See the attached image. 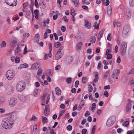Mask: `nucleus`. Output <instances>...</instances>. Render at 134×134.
Listing matches in <instances>:
<instances>
[{
  "mask_svg": "<svg viewBox=\"0 0 134 134\" xmlns=\"http://www.w3.org/2000/svg\"><path fill=\"white\" fill-rule=\"evenodd\" d=\"M127 47V43L125 42H122L121 43V53L122 55L123 56L125 55Z\"/></svg>",
  "mask_w": 134,
  "mask_h": 134,
  "instance_id": "4",
  "label": "nucleus"
},
{
  "mask_svg": "<svg viewBox=\"0 0 134 134\" xmlns=\"http://www.w3.org/2000/svg\"><path fill=\"white\" fill-rule=\"evenodd\" d=\"M72 2L74 4L76 7H78L79 6V0H72Z\"/></svg>",
  "mask_w": 134,
  "mask_h": 134,
  "instance_id": "22",
  "label": "nucleus"
},
{
  "mask_svg": "<svg viewBox=\"0 0 134 134\" xmlns=\"http://www.w3.org/2000/svg\"><path fill=\"white\" fill-rule=\"evenodd\" d=\"M104 31L102 30L100 31L98 35V40L100 41L101 38L103 36L104 34Z\"/></svg>",
  "mask_w": 134,
  "mask_h": 134,
  "instance_id": "14",
  "label": "nucleus"
},
{
  "mask_svg": "<svg viewBox=\"0 0 134 134\" xmlns=\"http://www.w3.org/2000/svg\"><path fill=\"white\" fill-rule=\"evenodd\" d=\"M18 98L20 100L22 101H23L25 99V97L23 95H19L18 96Z\"/></svg>",
  "mask_w": 134,
  "mask_h": 134,
  "instance_id": "33",
  "label": "nucleus"
},
{
  "mask_svg": "<svg viewBox=\"0 0 134 134\" xmlns=\"http://www.w3.org/2000/svg\"><path fill=\"white\" fill-rule=\"evenodd\" d=\"M87 79L86 77H83L82 79V82L84 84H85L87 82Z\"/></svg>",
  "mask_w": 134,
  "mask_h": 134,
  "instance_id": "25",
  "label": "nucleus"
},
{
  "mask_svg": "<svg viewBox=\"0 0 134 134\" xmlns=\"http://www.w3.org/2000/svg\"><path fill=\"white\" fill-rule=\"evenodd\" d=\"M90 115V114L89 112L87 110L86 111V113L85 114V116L86 117H87Z\"/></svg>",
  "mask_w": 134,
  "mask_h": 134,
  "instance_id": "63",
  "label": "nucleus"
},
{
  "mask_svg": "<svg viewBox=\"0 0 134 134\" xmlns=\"http://www.w3.org/2000/svg\"><path fill=\"white\" fill-rule=\"evenodd\" d=\"M20 48L18 45L17 46L16 48L15 49V52L16 53H18L20 52Z\"/></svg>",
  "mask_w": 134,
  "mask_h": 134,
  "instance_id": "30",
  "label": "nucleus"
},
{
  "mask_svg": "<svg viewBox=\"0 0 134 134\" xmlns=\"http://www.w3.org/2000/svg\"><path fill=\"white\" fill-rule=\"evenodd\" d=\"M71 14L72 16L75 15H76V14L75 13V11L73 9H71Z\"/></svg>",
  "mask_w": 134,
  "mask_h": 134,
  "instance_id": "42",
  "label": "nucleus"
},
{
  "mask_svg": "<svg viewBox=\"0 0 134 134\" xmlns=\"http://www.w3.org/2000/svg\"><path fill=\"white\" fill-rule=\"evenodd\" d=\"M96 129V126L95 125L93 126L92 130V134H94L95 133Z\"/></svg>",
  "mask_w": 134,
  "mask_h": 134,
  "instance_id": "36",
  "label": "nucleus"
},
{
  "mask_svg": "<svg viewBox=\"0 0 134 134\" xmlns=\"http://www.w3.org/2000/svg\"><path fill=\"white\" fill-rule=\"evenodd\" d=\"M67 129L69 131L71 130L72 129V126L70 125H69L66 127Z\"/></svg>",
  "mask_w": 134,
  "mask_h": 134,
  "instance_id": "46",
  "label": "nucleus"
},
{
  "mask_svg": "<svg viewBox=\"0 0 134 134\" xmlns=\"http://www.w3.org/2000/svg\"><path fill=\"white\" fill-rule=\"evenodd\" d=\"M93 89L92 86L90 85L88 88V90L89 92H91L92 91Z\"/></svg>",
  "mask_w": 134,
  "mask_h": 134,
  "instance_id": "43",
  "label": "nucleus"
},
{
  "mask_svg": "<svg viewBox=\"0 0 134 134\" xmlns=\"http://www.w3.org/2000/svg\"><path fill=\"white\" fill-rule=\"evenodd\" d=\"M112 55L111 54H107V58L108 59H110L112 58Z\"/></svg>",
  "mask_w": 134,
  "mask_h": 134,
  "instance_id": "47",
  "label": "nucleus"
},
{
  "mask_svg": "<svg viewBox=\"0 0 134 134\" xmlns=\"http://www.w3.org/2000/svg\"><path fill=\"white\" fill-rule=\"evenodd\" d=\"M4 101V99L3 97H0V105Z\"/></svg>",
  "mask_w": 134,
  "mask_h": 134,
  "instance_id": "41",
  "label": "nucleus"
},
{
  "mask_svg": "<svg viewBox=\"0 0 134 134\" xmlns=\"http://www.w3.org/2000/svg\"><path fill=\"white\" fill-rule=\"evenodd\" d=\"M42 70L41 68L40 69L38 70L37 73L38 75L39 76H40L42 75Z\"/></svg>",
  "mask_w": 134,
  "mask_h": 134,
  "instance_id": "29",
  "label": "nucleus"
},
{
  "mask_svg": "<svg viewBox=\"0 0 134 134\" xmlns=\"http://www.w3.org/2000/svg\"><path fill=\"white\" fill-rule=\"evenodd\" d=\"M61 66L59 65L56 66L55 68V70H58L60 69Z\"/></svg>",
  "mask_w": 134,
  "mask_h": 134,
  "instance_id": "51",
  "label": "nucleus"
},
{
  "mask_svg": "<svg viewBox=\"0 0 134 134\" xmlns=\"http://www.w3.org/2000/svg\"><path fill=\"white\" fill-rule=\"evenodd\" d=\"M82 45V42H79L76 45L77 49L78 50H81V48Z\"/></svg>",
  "mask_w": 134,
  "mask_h": 134,
  "instance_id": "15",
  "label": "nucleus"
},
{
  "mask_svg": "<svg viewBox=\"0 0 134 134\" xmlns=\"http://www.w3.org/2000/svg\"><path fill=\"white\" fill-rule=\"evenodd\" d=\"M17 42V41L15 40L13 41L10 42V45L13 46L14 44H16Z\"/></svg>",
  "mask_w": 134,
  "mask_h": 134,
  "instance_id": "55",
  "label": "nucleus"
},
{
  "mask_svg": "<svg viewBox=\"0 0 134 134\" xmlns=\"http://www.w3.org/2000/svg\"><path fill=\"white\" fill-rule=\"evenodd\" d=\"M13 116L12 113H11L9 114V116L3 119L1 123L2 127L7 129H10L12 128L14 122L13 118Z\"/></svg>",
  "mask_w": 134,
  "mask_h": 134,
  "instance_id": "1",
  "label": "nucleus"
},
{
  "mask_svg": "<svg viewBox=\"0 0 134 134\" xmlns=\"http://www.w3.org/2000/svg\"><path fill=\"white\" fill-rule=\"evenodd\" d=\"M49 21L50 20L49 19H48L47 20L43 21V26L45 27L46 26V23H47L48 24H49Z\"/></svg>",
  "mask_w": 134,
  "mask_h": 134,
  "instance_id": "24",
  "label": "nucleus"
},
{
  "mask_svg": "<svg viewBox=\"0 0 134 134\" xmlns=\"http://www.w3.org/2000/svg\"><path fill=\"white\" fill-rule=\"evenodd\" d=\"M134 73V69L133 68L131 69L128 72V74L130 75Z\"/></svg>",
  "mask_w": 134,
  "mask_h": 134,
  "instance_id": "53",
  "label": "nucleus"
},
{
  "mask_svg": "<svg viewBox=\"0 0 134 134\" xmlns=\"http://www.w3.org/2000/svg\"><path fill=\"white\" fill-rule=\"evenodd\" d=\"M96 41V38L94 36H93L92 37L90 40V42L92 43H94Z\"/></svg>",
  "mask_w": 134,
  "mask_h": 134,
  "instance_id": "28",
  "label": "nucleus"
},
{
  "mask_svg": "<svg viewBox=\"0 0 134 134\" xmlns=\"http://www.w3.org/2000/svg\"><path fill=\"white\" fill-rule=\"evenodd\" d=\"M6 3L9 5L11 6H15L17 3V0H7Z\"/></svg>",
  "mask_w": 134,
  "mask_h": 134,
  "instance_id": "7",
  "label": "nucleus"
},
{
  "mask_svg": "<svg viewBox=\"0 0 134 134\" xmlns=\"http://www.w3.org/2000/svg\"><path fill=\"white\" fill-rule=\"evenodd\" d=\"M28 66V65L26 63H24L23 64H20L18 67L19 69H20L23 68H24L27 67Z\"/></svg>",
  "mask_w": 134,
  "mask_h": 134,
  "instance_id": "17",
  "label": "nucleus"
},
{
  "mask_svg": "<svg viewBox=\"0 0 134 134\" xmlns=\"http://www.w3.org/2000/svg\"><path fill=\"white\" fill-rule=\"evenodd\" d=\"M37 67L39 68L38 66V64L36 63H34L31 66V68L32 69H34L35 68H37Z\"/></svg>",
  "mask_w": 134,
  "mask_h": 134,
  "instance_id": "23",
  "label": "nucleus"
},
{
  "mask_svg": "<svg viewBox=\"0 0 134 134\" xmlns=\"http://www.w3.org/2000/svg\"><path fill=\"white\" fill-rule=\"evenodd\" d=\"M77 114V112L76 111H74L72 113V115L73 116H75Z\"/></svg>",
  "mask_w": 134,
  "mask_h": 134,
  "instance_id": "64",
  "label": "nucleus"
},
{
  "mask_svg": "<svg viewBox=\"0 0 134 134\" xmlns=\"http://www.w3.org/2000/svg\"><path fill=\"white\" fill-rule=\"evenodd\" d=\"M18 102L17 99L15 98H12L10 100L9 104L10 107H13L15 106Z\"/></svg>",
  "mask_w": 134,
  "mask_h": 134,
  "instance_id": "6",
  "label": "nucleus"
},
{
  "mask_svg": "<svg viewBox=\"0 0 134 134\" xmlns=\"http://www.w3.org/2000/svg\"><path fill=\"white\" fill-rule=\"evenodd\" d=\"M77 104H76L75 105L72 109V110L73 111H75L77 109Z\"/></svg>",
  "mask_w": 134,
  "mask_h": 134,
  "instance_id": "59",
  "label": "nucleus"
},
{
  "mask_svg": "<svg viewBox=\"0 0 134 134\" xmlns=\"http://www.w3.org/2000/svg\"><path fill=\"white\" fill-rule=\"evenodd\" d=\"M98 80V76L97 74L96 75L95 78L93 80V82H97Z\"/></svg>",
  "mask_w": 134,
  "mask_h": 134,
  "instance_id": "35",
  "label": "nucleus"
},
{
  "mask_svg": "<svg viewBox=\"0 0 134 134\" xmlns=\"http://www.w3.org/2000/svg\"><path fill=\"white\" fill-rule=\"evenodd\" d=\"M58 15H59L60 14L59 13L57 14H55L54 15L53 17V19L54 20H55L57 19L58 18Z\"/></svg>",
  "mask_w": 134,
  "mask_h": 134,
  "instance_id": "50",
  "label": "nucleus"
},
{
  "mask_svg": "<svg viewBox=\"0 0 134 134\" xmlns=\"http://www.w3.org/2000/svg\"><path fill=\"white\" fill-rule=\"evenodd\" d=\"M49 51H50V53L51 52L52 49V45L51 43H49Z\"/></svg>",
  "mask_w": 134,
  "mask_h": 134,
  "instance_id": "40",
  "label": "nucleus"
},
{
  "mask_svg": "<svg viewBox=\"0 0 134 134\" xmlns=\"http://www.w3.org/2000/svg\"><path fill=\"white\" fill-rule=\"evenodd\" d=\"M34 96L35 97H37L38 95V89L35 90L33 94Z\"/></svg>",
  "mask_w": 134,
  "mask_h": 134,
  "instance_id": "37",
  "label": "nucleus"
},
{
  "mask_svg": "<svg viewBox=\"0 0 134 134\" xmlns=\"http://www.w3.org/2000/svg\"><path fill=\"white\" fill-rule=\"evenodd\" d=\"M87 132V130L86 129H83L82 130V134H86Z\"/></svg>",
  "mask_w": 134,
  "mask_h": 134,
  "instance_id": "56",
  "label": "nucleus"
},
{
  "mask_svg": "<svg viewBox=\"0 0 134 134\" xmlns=\"http://www.w3.org/2000/svg\"><path fill=\"white\" fill-rule=\"evenodd\" d=\"M131 108V104H127L126 106V112L128 113H129L130 112Z\"/></svg>",
  "mask_w": 134,
  "mask_h": 134,
  "instance_id": "16",
  "label": "nucleus"
},
{
  "mask_svg": "<svg viewBox=\"0 0 134 134\" xmlns=\"http://www.w3.org/2000/svg\"><path fill=\"white\" fill-rule=\"evenodd\" d=\"M25 85L24 82L23 81L18 82L16 85V89L19 92L22 91L25 88Z\"/></svg>",
  "mask_w": 134,
  "mask_h": 134,
  "instance_id": "2",
  "label": "nucleus"
},
{
  "mask_svg": "<svg viewBox=\"0 0 134 134\" xmlns=\"http://www.w3.org/2000/svg\"><path fill=\"white\" fill-rule=\"evenodd\" d=\"M111 35L110 33H109L107 39L108 41L111 40Z\"/></svg>",
  "mask_w": 134,
  "mask_h": 134,
  "instance_id": "44",
  "label": "nucleus"
},
{
  "mask_svg": "<svg viewBox=\"0 0 134 134\" xmlns=\"http://www.w3.org/2000/svg\"><path fill=\"white\" fill-rule=\"evenodd\" d=\"M115 121V118L113 116L109 118L107 122V125L108 126H110L112 125Z\"/></svg>",
  "mask_w": 134,
  "mask_h": 134,
  "instance_id": "5",
  "label": "nucleus"
},
{
  "mask_svg": "<svg viewBox=\"0 0 134 134\" xmlns=\"http://www.w3.org/2000/svg\"><path fill=\"white\" fill-rule=\"evenodd\" d=\"M114 77V72H111L109 74V82L111 84L113 83Z\"/></svg>",
  "mask_w": 134,
  "mask_h": 134,
  "instance_id": "8",
  "label": "nucleus"
},
{
  "mask_svg": "<svg viewBox=\"0 0 134 134\" xmlns=\"http://www.w3.org/2000/svg\"><path fill=\"white\" fill-rule=\"evenodd\" d=\"M37 124H35L33 126V131H34L35 130H36L37 129Z\"/></svg>",
  "mask_w": 134,
  "mask_h": 134,
  "instance_id": "62",
  "label": "nucleus"
},
{
  "mask_svg": "<svg viewBox=\"0 0 134 134\" xmlns=\"http://www.w3.org/2000/svg\"><path fill=\"white\" fill-rule=\"evenodd\" d=\"M100 22V21H99L98 23L96 22L94 24L93 27L96 29H98L99 28V24Z\"/></svg>",
  "mask_w": 134,
  "mask_h": 134,
  "instance_id": "20",
  "label": "nucleus"
},
{
  "mask_svg": "<svg viewBox=\"0 0 134 134\" xmlns=\"http://www.w3.org/2000/svg\"><path fill=\"white\" fill-rule=\"evenodd\" d=\"M111 51L110 50V49H107L106 50L105 55H107L108 54H110V53H111Z\"/></svg>",
  "mask_w": 134,
  "mask_h": 134,
  "instance_id": "54",
  "label": "nucleus"
},
{
  "mask_svg": "<svg viewBox=\"0 0 134 134\" xmlns=\"http://www.w3.org/2000/svg\"><path fill=\"white\" fill-rule=\"evenodd\" d=\"M6 75L8 80H11L15 75V72L13 70H9L6 72Z\"/></svg>",
  "mask_w": 134,
  "mask_h": 134,
  "instance_id": "3",
  "label": "nucleus"
},
{
  "mask_svg": "<svg viewBox=\"0 0 134 134\" xmlns=\"http://www.w3.org/2000/svg\"><path fill=\"white\" fill-rule=\"evenodd\" d=\"M63 19L66 23L68 22L69 21V20L67 18V17L66 16H64L63 18Z\"/></svg>",
  "mask_w": 134,
  "mask_h": 134,
  "instance_id": "48",
  "label": "nucleus"
},
{
  "mask_svg": "<svg viewBox=\"0 0 134 134\" xmlns=\"http://www.w3.org/2000/svg\"><path fill=\"white\" fill-rule=\"evenodd\" d=\"M111 8L110 5H109L107 8V12L109 15H111Z\"/></svg>",
  "mask_w": 134,
  "mask_h": 134,
  "instance_id": "19",
  "label": "nucleus"
},
{
  "mask_svg": "<svg viewBox=\"0 0 134 134\" xmlns=\"http://www.w3.org/2000/svg\"><path fill=\"white\" fill-rule=\"evenodd\" d=\"M61 58V55H59V53H57L55 57V59L56 60H58Z\"/></svg>",
  "mask_w": 134,
  "mask_h": 134,
  "instance_id": "26",
  "label": "nucleus"
},
{
  "mask_svg": "<svg viewBox=\"0 0 134 134\" xmlns=\"http://www.w3.org/2000/svg\"><path fill=\"white\" fill-rule=\"evenodd\" d=\"M15 63H19L20 61V59L19 58H16L15 59Z\"/></svg>",
  "mask_w": 134,
  "mask_h": 134,
  "instance_id": "45",
  "label": "nucleus"
},
{
  "mask_svg": "<svg viewBox=\"0 0 134 134\" xmlns=\"http://www.w3.org/2000/svg\"><path fill=\"white\" fill-rule=\"evenodd\" d=\"M37 119V117L35 116H33L32 118L30 119V121L35 120V119Z\"/></svg>",
  "mask_w": 134,
  "mask_h": 134,
  "instance_id": "61",
  "label": "nucleus"
},
{
  "mask_svg": "<svg viewBox=\"0 0 134 134\" xmlns=\"http://www.w3.org/2000/svg\"><path fill=\"white\" fill-rule=\"evenodd\" d=\"M129 124V122L127 121H126L125 122V123H123V125L124 126H125L126 127H127L128 126Z\"/></svg>",
  "mask_w": 134,
  "mask_h": 134,
  "instance_id": "49",
  "label": "nucleus"
},
{
  "mask_svg": "<svg viewBox=\"0 0 134 134\" xmlns=\"http://www.w3.org/2000/svg\"><path fill=\"white\" fill-rule=\"evenodd\" d=\"M65 111V110H63L60 112V113L59 115V117L58 118V119H59L63 114L64 113Z\"/></svg>",
  "mask_w": 134,
  "mask_h": 134,
  "instance_id": "27",
  "label": "nucleus"
},
{
  "mask_svg": "<svg viewBox=\"0 0 134 134\" xmlns=\"http://www.w3.org/2000/svg\"><path fill=\"white\" fill-rule=\"evenodd\" d=\"M47 118L46 117L43 116H42V121L43 123H47Z\"/></svg>",
  "mask_w": 134,
  "mask_h": 134,
  "instance_id": "31",
  "label": "nucleus"
},
{
  "mask_svg": "<svg viewBox=\"0 0 134 134\" xmlns=\"http://www.w3.org/2000/svg\"><path fill=\"white\" fill-rule=\"evenodd\" d=\"M91 25L90 22L87 20H85L84 24V26L85 28L90 29L91 28Z\"/></svg>",
  "mask_w": 134,
  "mask_h": 134,
  "instance_id": "9",
  "label": "nucleus"
},
{
  "mask_svg": "<svg viewBox=\"0 0 134 134\" xmlns=\"http://www.w3.org/2000/svg\"><path fill=\"white\" fill-rule=\"evenodd\" d=\"M1 47L3 48L5 47L6 45V44L4 41H3L2 42V43L0 44Z\"/></svg>",
  "mask_w": 134,
  "mask_h": 134,
  "instance_id": "34",
  "label": "nucleus"
},
{
  "mask_svg": "<svg viewBox=\"0 0 134 134\" xmlns=\"http://www.w3.org/2000/svg\"><path fill=\"white\" fill-rule=\"evenodd\" d=\"M79 83V81L78 80L76 81L75 82V86L76 87H78Z\"/></svg>",
  "mask_w": 134,
  "mask_h": 134,
  "instance_id": "58",
  "label": "nucleus"
},
{
  "mask_svg": "<svg viewBox=\"0 0 134 134\" xmlns=\"http://www.w3.org/2000/svg\"><path fill=\"white\" fill-rule=\"evenodd\" d=\"M82 2L87 5H89L90 4V3L86 0H82Z\"/></svg>",
  "mask_w": 134,
  "mask_h": 134,
  "instance_id": "52",
  "label": "nucleus"
},
{
  "mask_svg": "<svg viewBox=\"0 0 134 134\" xmlns=\"http://www.w3.org/2000/svg\"><path fill=\"white\" fill-rule=\"evenodd\" d=\"M55 90L56 91V94L58 96L60 95L61 93V90L59 89V88L56 87L55 88Z\"/></svg>",
  "mask_w": 134,
  "mask_h": 134,
  "instance_id": "18",
  "label": "nucleus"
},
{
  "mask_svg": "<svg viewBox=\"0 0 134 134\" xmlns=\"http://www.w3.org/2000/svg\"><path fill=\"white\" fill-rule=\"evenodd\" d=\"M61 45V43L59 42H57L55 43L54 44V47L56 48H58Z\"/></svg>",
  "mask_w": 134,
  "mask_h": 134,
  "instance_id": "32",
  "label": "nucleus"
},
{
  "mask_svg": "<svg viewBox=\"0 0 134 134\" xmlns=\"http://www.w3.org/2000/svg\"><path fill=\"white\" fill-rule=\"evenodd\" d=\"M61 30L63 32H64L66 31V27L65 26H62Z\"/></svg>",
  "mask_w": 134,
  "mask_h": 134,
  "instance_id": "60",
  "label": "nucleus"
},
{
  "mask_svg": "<svg viewBox=\"0 0 134 134\" xmlns=\"http://www.w3.org/2000/svg\"><path fill=\"white\" fill-rule=\"evenodd\" d=\"M131 10L129 8L127 9L126 11V16H127V19H129L131 16Z\"/></svg>",
  "mask_w": 134,
  "mask_h": 134,
  "instance_id": "12",
  "label": "nucleus"
},
{
  "mask_svg": "<svg viewBox=\"0 0 134 134\" xmlns=\"http://www.w3.org/2000/svg\"><path fill=\"white\" fill-rule=\"evenodd\" d=\"M129 4L131 6L133 7L134 5V0H129Z\"/></svg>",
  "mask_w": 134,
  "mask_h": 134,
  "instance_id": "39",
  "label": "nucleus"
},
{
  "mask_svg": "<svg viewBox=\"0 0 134 134\" xmlns=\"http://www.w3.org/2000/svg\"><path fill=\"white\" fill-rule=\"evenodd\" d=\"M53 71L51 69H49L46 71V75L47 76H53Z\"/></svg>",
  "mask_w": 134,
  "mask_h": 134,
  "instance_id": "11",
  "label": "nucleus"
},
{
  "mask_svg": "<svg viewBox=\"0 0 134 134\" xmlns=\"http://www.w3.org/2000/svg\"><path fill=\"white\" fill-rule=\"evenodd\" d=\"M72 79L71 77H69L66 79V81L68 83H70Z\"/></svg>",
  "mask_w": 134,
  "mask_h": 134,
  "instance_id": "38",
  "label": "nucleus"
},
{
  "mask_svg": "<svg viewBox=\"0 0 134 134\" xmlns=\"http://www.w3.org/2000/svg\"><path fill=\"white\" fill-rule=\"evenodd\" d=\"M64 49L63 46H62L60 47L58 52L64 54Z\"/></svg>",
  "mask_w": 134,
  "mask_h": 134,
  "instance_id": "21",
  "label": "nucleus"
},
{
  "mask_svg": "<svg viewBox=\"0 0 134 134\" xmlns=\"http://www.w3.org/2000/svg\"><path fill=\"white\" fill-rule=\"evenodd\" d=\"M129 28L127 26H125L124 27L122 31V34L123 35H127L129 31Z\"/></svg>",
  "mask_w": 134,
  "mask_h": 134,
  "instance_id": "10",
  "label": "nucleus"
},
{
  "mask_svg": "<svg viewBox=\"0 0 134 134\" xmlns=\"http://www.w3.org/2000/svg\"><path fill=\"white\" fill-rule=\"evenodd\" d=\"M49 109L48 106H46L45 107L44 113L46 116H47L49 114Z\"/></svg>",
  "mask_w": 134,
  "mask_h": 134,
  "instance_id": "13",
  "label": "nucleus"
},
{
  "mask_svg": "<svg viewBox=\"0 0 134 134\" xmlns=\"http://www.w3.org/2000/svg\"><path fill=\"white\" fill-rule=\"evenodd\" d=\"M104 94L105 96L107 97H108L109 94L108 92L106 91L105 90L104 91Z\"/></svg>",
  "mask_w": 134,
  "mask_h": 134,
  "instance_id": "57",
  "label": "nucleus"
}]
</instances>
